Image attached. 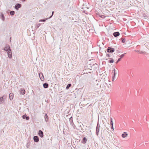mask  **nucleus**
Here are the masks:
<instances>
[{"mask_svg":"<svg viewBox=\"0 0 149 149\" xmlns=\"http://www.w3.org/2000/svg\"><path fill=\"white\" fill-rule=\"evenodd\" d=\"M113 35L115 37H117L120 35V33L118 32H116L113 33Z\"/></svg>","mask_w":149,"mask_h":149,"instance_id":"9","label":"nucleus"},{"mask_svg":"<svg viewBox=\"0 0 149 149\" xmlns=\"http://www.w3.org/2000/svg\"><path fill=\"white\" fill-rule=\"evenodd\" d=\"M110 124H111V127H112V126L113 127V123L112 120H111V121Z\"/></svg>","mask_w":149,"mask_h":149,"instance_id":"32","label":"nucleus"},{"mask_svg":"<svg viewBox=\"0 0 149 149\" xmlns=\"http://www.w3.org/2000/svg\"><path fill=\"white\" fill-rule=\"evenodd\" d=\"M7 52V53L8 57L10 58H12V54L11 49H10L9 51Z\"/></svg>","mask_w":149,"mask_h":149,"instance_id":"5","label":"nucleus"},{"mask_svg":"<svg viewBox=\"0 0 149 149\" xmlns=\"http://www.w3.org/2000/svg\"><path fill=\"white\" fill-rule=\"evenodd\" d=\"M100 17H101L102 18H104L105 17V16L104 15H100Z\"/></svg>","mask_w":149,"mask_h":149,"instance_id":"35","label":"nucleus"},{"mask_svg":"<svg viewBox=\"0 0 149 149\" xmlns=\"http://www.w3.org/2000/svg\"><path fill=\"white\" fill-rule=\"evenodd\" d=\"M48 19V18H45V19H41L39 20V22H45Z\"/></svg>","mask_w":149,"mask_h":149,"instance_id":"22","label":"nucleus"},{"mask_svg":"<svg viewBox=\"0 0 149 149\" xmlns=\"http://www.w3.org/2000/svg\"><path fill=\"white\" fill-rule=\"evenodd\" d=\"M113 74H118V71L116 70L115 69H114L113 70Z\"/></svg>","mask_w":149,"mask_h":149,"instance_id":"20","label":"nucleus"},{"mask_svg":"<svg viewBox=\"0 0 149 149\" xmlns=\"http://www.w3.org/2000/svg\"><path fill=\"white\" fill-rule=\"evenodd\" d=\"M121 42L123 43H125V38H121Z\"/></svg>","mask_w":149,"mask_h":149,"instance_id":"29","label":"nucleus"},{"mask_svg":"<svg viewBox=\"0 0 149 149\" xmlns=\"http://www.w3.org/2000/svg\"><path fill=\"white\" fill-rule=\"evenodd\" d=\"M41 74H42V75H43V74H42V73H41Z\"/></svg>","mask_w":149,"mask_h":149,"instance_id":"44","label":"nucleus"},{"mask_svg":"<svg viewBox=\"0 0 149 149\" xmlns=\"http://www.w3.org/2000/svg\"><path fill=\"white\" fill-rule=\"evenodd\" d=\"M6 98V96L5 95L0 97V104L3 103Z\"/></svg>","mask_w":149,"mask_h":149,"instance_id":"2","label":"nucleus"},{"mask_svg":"<svg viewBox=\"0 0 149 149\" xmlns=\"http://www.w3.org/2000/svg\"><path fill=\"white\" fill-rule=\"evenodd\" d=\"M82 125L83 126V125L82 124Z\"/></svg>","mask_w":149,"mask_h":149,"instance_id":"46","label":"nucleus"},{"mask_svg":"<svg viewBox=\"0 0 149 149\" xmlns=\"http://www.w3.org/2000/svg\"><path fill=\"white\" fill-rule=\"evenodd\" d=\"M108 139H109V137L108 136Z\"/></svg>","mask_w":149,"mask_h":149,"instance_id":"42","label":"nucleus"},{"mask_svg":"<svg viewBox=\"0 0 149 149\" xmlns=\"http://www.w3.org/2000/svg\"><path fill=\"white\" fill-rule=\"evenodd\" d=\"M107 52L111 53L114 52L115 51V49L113 48L109 47L107 49Z\"/></svg>","mask_w":149,"mask_h":149,"instance_id":"1","label":"nucleus"},{"mask_svg":"<svg viewBox=\"0 0 149 149\" xmlns=\"http://www.w3.org/2000/svg\"><path fill=\"white\" fill-rule=\"evenodd\" d=\"M96 127H100V125L99 124V123L98 121L97 122Z\"/></svg>","mask_w":149,"mask_h":149,"instance_id":"34","label":"nucleus"},{"mask_svg":"<svg viewBox=\"0 0 149 149\" xmlns=\"http://www.w3.org/2000/svg\"><path fill=\"white\" fill-rule=\"evenodd\" d=\"M80 127H81V130H83V129L82 127V125H80Z\"/></svg>","mask_w":149,"mask_h":149,"instance_id":"37","label":"nucleus"},{"mask_svg":"<svg viewBox=\"0 0 149 149\" xmlns=\"http://www.w3.org/2000/svg\"><path fill=\"white\" fill-rule=\"evenodd\" d=\"M45 119L46 122H48V117L46 113L45 115Z\"/></svg>","mask_w":149,"mask_h":149,"instance_id":"17","label":"nucleus"},{"mask_svg":"<svg viewBox=\"0 0 149 149\" xmlns=\"http://www.w3.org/2000/svg\"><path fill=\"white\" fill-rule=\"evenodd\" d=\"M54 11H53L52 12V15L49 18V19L51 18L52 17V16H53V15L54 14Z\"/></svg>","mask_w":149,"mask_h":149,"instance_id":"31","label":"nucleus"},{"mask_svg":"<svg viewBox=\"0 0 149 149\" xmlns=\"http://www.w3.org/2000/svg\"><path fill=\"white\" fill-rule=\"evenodd\" d=\"M22 118L23 119H26V120H28L29 119V117L27 116L26 114H24L22 116Z\"/></svg>","mask_w":149,"mask_h":149,"instance_id":"8","label":"nucleus"},{"mask_svg":"<svg viewBox=\"0 0 149 149\" xmlns=\"http://www.w3.org/2000/svg\"><path fill=\"white\" fill-rule=\"evenodd\" d=\"M69 120L70 123L71 125H74L73 122L72 120V117H70L69 119Z\"/></svg>","mask_w":149,"mask_h":149,"instance_id":"19","label":"nucleus"},{"mask_svg":"<svg viewBox=\"0 0 149 149\" xmlns=\"http://www.w3.org/2000/svg\"><path fill=\"white\" fill-rule=\"evenodd\" d=\"M128 134L126 132H124L122 135V136L123 138H125L127 136Z\"/></svg>","mask_w":149,"mask_h":149,"instance_id":"15","label":"nucleus"},{"mask_svg":"<svg viewBox=\"0 0 149 149\" xmlns=\"http://www.w3.org/2000/svg\"><path fill=\"white\" fill-rule=\"evenodd\" d=\"M14 95L13 93H10L9 94V98L10 100H12L13 98Z\"/></svg>","mask_w":149,"mask_h":149,"instance_id":"10","label":"nucleus"},{"mask_svg":"<svg viewBox=\"0 0 149 149\" xmlns=\"http://www.w3.org/2000/svg\"><path fill=\"white\" fill-rule=\"evenodd\" d=\"M121 58H119L118 60L116 61V63H117L119 61H120L121 60Z\"/></svg>","mask_w":149,"mask_h":149,"instance_id":"33","label":"nucleus"},{"mask_svg":"<svg viewBox=\"0 0 149 149\" xmlns=\"http://www.w3.org/2000/svg\"><path fill=\"white\" fill-rule=\"evenodd\" d=\"M43 86L44 88H46L48 87L49 85L47 83H45L43 84Z\"/></svg>","mask_w":149,"mask_h":149,"instance_id":"13","label":"nucleus"},{"mask_svg":"<svg viewBox=\"0 0 149 149\" xmlns=\"http://www.w3.org/2000/svg\"><path fill=\"white\" fill-rule=\"evenodd\" d=\"M114 62V60L113 59H111L109 60V62L110 63H113Z\"/></svg>","mask_w":149,"mask_h":149,"instance_id":"27","label":"nucleus"},{"mask_svg":"<svg viewBox=\"0 0 149 149\" xmlns=\"http://www.w3.org/2000/svg\"><path fill=\"white\" fill-rule=\"evenodd\" d=\"M96 81H97V80H96Z\"/></svg>","mask_w":149,"mask_h":149,"instance_id":"45","label":"nucleus"},{"mask_svg":"<svg viewBox=\"0 0 149 149\" xmlns=\"http://www.w3.org/2000/svg\"><path fill=\"white\" fill-rule=\"evenodd\" d=\"M83 73H84V74H85V73L88 74V72H86V73H85V72H84Z\"/></svg>","mask_w":149,"mask_h":149,"instance_id":"38","label":"nucleus"},{"mask_svg":"<svg viewBox=\"0 0 149 149\" xmlns=\"http://www.w3.org/2000/svg\"><path fill=\"white\" fill-rule=\"evenodd\" d=\"M87 141V139L86 138V137H83V142H84V143H86Z\"/></svg>","mask_w":149,"mask_h":149,"instance_id":"23","label":"nucleus"},{"mask_svg":"<svg viewBox=\"0 0 149 149\" xmlns=\"http://www.w3.org/2000/svg\"><path fill=\"white\" fill-rule=\"evenodd\" d=\"M1 18L3 21L4 20L5 17H4V15L2 13H1Z\"/></svg>","mask_w":149,"mask_h":149,"instance_id":"26","label":"nucleus"},{"mask_svg":"<svg viewBox=\"0 0 149 149\" xmlns=\"http://www.w3.org/2000/svg\"><path fill=\"white\" fill-rule=\"evenodd\" d=\"M20 93L22 95H24L25 93V90L24 89H22L20 91Z\"/></svg>","mask_w":149,"mask_h":149,"instance_id":"16","label":"nucleus"},{"mask_svg":"<svg viewBox=\"0 0 149 149\" xmlns=\"http://www.w3.org/2000/svg\"><path fill=\"white\" fill-rule=\"evenodd\" d=\"M126 53H125V54H122L120 56V58H121H121H123L124 56V55Z\"/></svg>","mask_w":149,"mask_h":149,"instance_id":"30","label":"nucleus"},{"mask_svg":"<svg viewBox=\"0 0 149 149\" xmlns=\"http://www.w3.org/2000/svg\"><path fill=\"white\" fill-rule=\"evenodd\" d=\"M40 24L39 23L37 24L36 25V26L35 27V28L36 29H37L40 26Z\"/></svg>","mask_w":149,"mask_h":149,"instance_id":"24","label":"nucleus"},{"mask_svg":"<svg viewBox=\"0 0 149 149\" xmlns=\"http://www.w3.org/2000/svg\"><path fill=\"white\" fill-rule=\"evenodd\" d=\"M111 56V55L109 54H107L106 55V56L107 57H110Z\"/></svg>","mask_w":149,"mask_h":149,"instance_id":"36","label":"nucleus"},{"mask_svg":"<svg viewBox=\"0 0 149 149\" xmlns=\"http://www.w3.org/2000/svg\"><path fill=\"white\" fill-rule=\"evenodd\" d=\"M33 140L34 141L36 142H38L39 141L38 137L37 136H34Z\"/></svg>","mask_w":149,"mask_h":149,"instance_id":"7","label":"nucleus"},{"mask_svg":"<svg viewBox=\"0 0 149 149\" xmlns=\"http://www.w3.org/2000/svg\"><path fill=\"white\" fill-rule=\"evenodd\" d=\"M118 77V76H116V75H113L112 77V80L113 81L117 79Z\"/></svg>","mask_w":149,"mask_h":149,"instance_id":"12","label":"nucleus"},{"mask_svg":"<svg viewBox=\"0 0 149 149\" xmlns=\"http://www.w3.org/2000/svg\"><path fill=\"white\" fill-rule=\"evenodd\" d=\"M111 120H112V118H111Z\"/></svg>","mask_w":149,"mask_h":149,"instance_id":"41","label":"nucleus"},{"mask_svg":"<svg viewBox=\"0 0 149 149\" xmlns=\"http://www.w3.org/2000/svg\"><path fill=\"white\" fill-rule=\"evenodd\" d=\"M99 87L100 88H102V90H103V89L105 88V86L104 84H101L99 86Z\"/></svg>","mask_w":149,"mask_h":149,"instance_id":"21","label":"nucleus"},{"mask_svg":"<svg viewBox=\"0 0 149 149\" xmlns=\"http://www.w3.org/2000/svg\"><path fill=\"white\" fill-rule=\"evenodd\" d=\"M4 49L6 52L9 51L11 49L10 46L8 45H6V47H4Z\"/></svg>","mask_w":149,"mask_h":149,"instance_id":"3","label":"nucleus"},{"mask_svg":"<svg viewBox=\"0 0 149 149\" xmlns=\"http://www.w3.org/2000/svg\"><path fill=\"white\" fill-rule=\"evenodd\" d=\"M111 129H113V126L112 127H112H111Z\"/></svg>","mask_w":149,"mask_h":149,"instance_id":"39","label":"nucleus"},{"mask_svg":"<svg viewBox=\"0 0 149 149\" xmlns=\"http://www.w3.org/2000/svg\"><path fill=\"white\" fill-rule=\"evenodd\" d=\"M38 134L39 135L41 138L43 137V132L41 130H39L38 131Z\"/></svg>","mask_w":149,"mask_h":149,"instance_id":"6","label":"nucleus"},{"mask_svg":"<svg viewBox=\"0 0 149 149\" xmlns=\"http://www.w3.org/2000/svg\"><path fill=\"white\" fill-rule=\"evenodd\" d=\"M98 85V84H97V86Z\"/></svg>","mask_w":149,"mask_h":149,"instance_id":"43","label":"nucleus"},{"mask_svg":"<svg viewBox=\"0 0 149 149\" xmlns=\"http://www.w3.org/2000/svg\"><path fill=\"white\" fill-rule=\"evenodd\" d=\"M10 13L11 15H14L15 12L14 11H10Z\"/></svg>","mask_w":149,"mask_h":149,"instance_id":"25","label":"nucleus"},{"mask_svg":"<svg viewBox=\"0 0 149 149\" xmlns=\"http://www.w3.org/2000/svg\"><path fill=\"white\" fill-rule=\"evenodd\" d=\"M100 127H96V134L97 136H98L99 133L100 131Z\"/></svg>","mask_w":149,"mask_h":149,"instance_id":"14","label":"nucleus"},{"mask_svg":"<svg viewBox=\"0 0 149 149\" xmlns=\"http://www.w3.org/2000/svg\"><path fill=\"white\" fill-rule=\"evenodd\" d=\"M135 51L137 52H139V53L140 54H144L146 53V52H145L140 51V50H135Z\"/></svg>","mask_w":149,"mask_h":149,"instance_id":"11","label":"nucleus"},{"mask_svg":"<svg viewBox=\"0 0 149 149\" xmlns=\"http://www.w3.org/2000/svg\"><path fill=\"white\" fill-rule=\"evenodd\" d=\"M21 7L22 5L20 4L17 3L15 5V8L17 10H18L19 8H21Z\"/></svg>","mask_w":149,"mask_h":149,"instance_id":"4","label":"nucleus"},{"mask_svg":"<svg viewBox=\"0 0 149 149\" xmlns=\"http://www.w3.org/2000/svg\"><path fill=\"white\" fill-rule=\"evenodd\" d=\"M71 86V84H68L66 87V89H68Z\"/></svg>","mask_w":149,"mask_h":149,"instance_id":"28","label":"nucleus"},{"mask_svg":"<svg viewBox=\"0 0 149 149\" xmlns=\"http://www.w3.org/2000/svg\"><path fill=\"white\" fill-rule=\"evenodd\" d=\"M39 76L42 81H43L44 80V77L43 75H39Z\"/></svg>","mask_w":149,"mask_h":149,"instance_id":"18","label":"nucleus"},{"mask_svg":"<svg viewBox=\"0 0 149 149\" xmlns=\"http://www.w3.org/2000/svg\"><path fill=\"white\" fill-rule=\"evenodd\" d=\"M108 135L109 136H110L109 134V133L108 132Z\"/></svg>","mask_w":149,"mask_h":149,"instance_id":"40","label":"nucleus"}]
</instances>
